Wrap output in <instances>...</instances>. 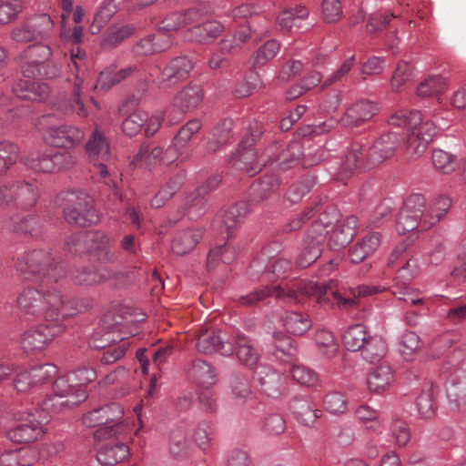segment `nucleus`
Here are the masks:
<instances>
[{"label": "nucleus", "mask_w": 466, "mask_h": 466, "mask_svg": "<svg viewBox=\"0 0 466 466\" xmlns=\"http://www.w3.org/2000/svg\"><path fill=\"white\" fill-rule=\"evenodd\" d=\"M15 303L25 315L45 319H66L88 308L83 300L71 297L56 285L26 286L18 292Z\"/></svg>", "instance_id": "f257e3e1"}, {"label": "nucleus", "mask_w": 466, "mask_h": 466, "mask_svg": "<svg viewBox=\"0 0 466 466\" xmlns=\"http://www.w3.org/2000/svg\"><path fill=\"white\" fill-rule=\"evenodd\" d=\"M248 140L241 141L238 148L232 156L233 166L238 169H244L251 176L260 170L261 165L278 162L281 170H287L295 166L303 157L304 166H314L319 163L325 157V150L319 147L314 153L304 155L299 142H291L285 148L279 143H272L265 151L258 157L252 143Z\"/></svg>", "instance_id": "f03ea898"}, {"label": "nucleus", "mask_w": 466, "mask_h": 466, "mask_svg": "<svg viewBox=\"0 0 466 466\" xmlns=\"http://www.w3.org/2000/svg\"><path fill=\"white\" fill-rule=\"evenodd\" d=\"M451 208L450 197L442 195L427 202L422 194H412L399 213L396 229L402 235L416 228L427 230L440 222Z\"/></svg>", "instance_id": "7ed1b4c3"}, {"label": "nucleus", "mask_w": 466, "mask_h": 466, "mask_svg": "<svg viewBox=\"0 0 466 466\" xmlns=\"http://www.w3.org/2000/svg\"><path fill=\"white\" fill-rule=\"evenodd\" d=\"M68 81L71 83L69 92L59 93L52 100L54 110L65 115H76L78 117H87L90 114L86 106L82 94L87 87V56L85 50L77 47L71 52V63L68 64Z\"/></svg>", "instance_id": "20e7f679"}, {"label": "nucleus", "mask_w": 466, "mask_h": 466, "mask_svg": "<svg viewBox=\"0 0 466 466\" xmlns=\"http://www.w3.org/2000/svg\"><path fill=\"white\" fill-rule=\"evenodd\" d=\"M14 267L26 279H43L57 284L66 277V266L48 247L29 248L18 254Z\"/></svg>", "instance_id": "39448f33"}, {"label": "nucleus", "mask_w": 466, "mask_h": 466, "mask_svg": "<svg viewBox=\"0 0 466 466\" xmlns=\"http://www.w3.org/2000/svg\"><path fill=\"white\" fill-rule=\"evenodd\" d=\"M388 123L392 127L407 129V151L413 159L427 150L438 134L436 125L431 120L423 121L418 110H398L389 117Z\"/></svg>", "instance_id": "423d86ee"}, {"label": "nucleus", "mask_w": 466, "mask_h": 466, "mask_svg": "<svg viewBox=\"0 0 466 466\" xmlns=\"http://www.w3.org/2000/svg\"><path fill=\"white\" fill-rule=\"evenodd\" d=\"M56 203L62 210L65 220L70 225L86 228L99 221L93 198L83 189L63 190L56 195Z\"/></svg>", "instance_id": "0eeeda50"}, {"label": "nucleus", "mask_w": 466, "mask_h": 466, "mask_svg": "<svg viewBox=\"0 0 466 466\" xmlns=\"http://www.w3.org/2000/svg\"><path fill=\"white\" fill-rule=\"evenodd\" d=\"M123 409L117 403H110L94 409L83 417V422L90 428L97 427L94 432L96 440L104 441L121 435L127 428L121 419Z\"/></svg>", "instance_id": "6e6552de"}, {"label": "nucleus", "mask_w": 466, "mask_h": 466, "mask_svg": "<svg viewBox=\"0 0 466 466\" xmlns=\"http://www.w3.org/2000/svg\"><path fill=\"white\" fill-rule=\"evenodd\" d=\"M20 161L35 173L54 175L73 167L76 157L68 150L31 151L23 155Z\"/></svg>", "instance_id": "1a4fd4ad"}, {"label": "nucleus", "mask_w": 466, "mask_h": 466, "mask_svg": "<svg viewBox=\"0 0 466 466\" xmlns=\"http://www.w3.org/2000/svg\"><path fill=\"white\" fill-rule=\"evenodd\" d=\"M87 398L86 390L68 383L66 379L57 378L53 384L52 393L41 402L43 411L59 413L69 410Z\"/></svg>", "instance_id": "9d476101"}, {"label": "nucleus", "mask_w": 466, "mask_h": 466, "mask_svg": "<svg viewBox=\"0 0 466 466\" xmlns=\"http://www.w3.org/2000/svg\"><path fill=\"white\" fill-rule=\"evenodd\" d=\"M378 112V106L370 100H358L350 104L338 120L330 117L324 122L313 126L311 132L317 135L334 129L339 124L346 128H353L369 121Z\"/></svg>", "instance_id": "9b49d317"}, {"label": "nucleus", "mask_w": 466, "mask_h": 466, "mask_svg": "<svg viewBox=\"0 0 466 466\" xmlns=\"http://www.w3.org/2000/svg\"><path fill=\"white\" fill-rule=\"evenodd\" d=\"M42 323L32 327L21 334L20 343L26 352L41 350L51 343L56 338L66 333L67 327L65 319H45Z\"/></svg>", "instance_id": "f8f14e48"}, {"label": "nucleus", "mask_w": 466, "mask_h": 466, "mask_svg": "<svg viewBox=\"0 0 466 466\" xmlns=\"http://www.w3.org/2000/svg\"><path fill=\"white\" fill-rule=\"evenodd\" d=\"M48 421L46 416L36 417L28 413L21 417L15 427L7 431L8 439L15 443H26L36 441L44 433V424Z\"/></svg>", "instance_id": "ddd939ff"}, {"label": "nucleus", "mask_w": 466, "mask_h": 466, "mask_svg": "<svg viewBox=\"0 0 466 466\" xmlns=\"http://www.w3.org/2000/svg\"><path fill=\"white\" fill-rule=\"evenodd\" d=\"M86 252L93 261L102 265L113 264L117 260V255L111 250L110 237L104 231L86 232Z\"/></svg>", "instance_id": "4468645a"}, {"label": "nucleus", "mask_w": 466, "mask_h": 466, "mask_svg": "<svg viewBox=\"0 0 466 466\" xmlns=\"http://www.w3.org/2000/svg\"><path fill=\"white\" fill-rule=\"evenodd\" d=\"M84 138L82 128L68 124L47 127L43 133L44 141L54 147H73L80 145Z\"/></svg>", "instance_id": "2eb2a0df"}, {"label": "nucleus", "mask_w": 466, "mask_h": 466, "mask_svg": "<svg viewBox=\"0 0 466 466\" xmlns=\"http://www.w3.org/2000/svg\"><path fill=\"white\" fill-rule=\"evenodd\" d=\"M145 318L142 317L134 320H127L123 323L116 322L110 327L109 330H106L103 333L97 330L94 332L89 339V346L93 349L104 350L107 346H110L111 343L126 340V339L136 335L137 332V329L127 330V328L129 325H133L134 322H141Z\"/></svg>", "instance_id": "dca6fc26"}, {"label": "nucleus", "mask_w": 466, "mask_h": 466, "mask_svg": "<svg viewBox=\"0 0 466 466\" xmlns=\"http://www.w3.org/2000/svg\"><path fill=\"white\" fill-rule=\"evenodd\" d=\"M401 137L395 132L381 135L366 153L367 166L375 167L391 157L400 145Z\"/></svg>", "instance_id": "f3484780"}, {"label": "nucleus", "mask_w": 466, "mask_h": 466, "mask_svg": "<svg viewBox=\"0 0 466 466\" xmlns=\"http://www.w3.org/2000/svg\"><path fill=\"white\" fill-rule=\"evenodd\" d=\"M8 207L27 210L38 198L36 187L25 180L8 181Z\"/></svg>", "instance_id": "a211bd4d"}, {"label": "nucleus", "mask_w": 466, "mask_h": 466, "mask_svg": "<svg viewBox=\"0 0 466 466\" xmlns=\"http://www.w3.org/2000/svg\"><path fill=\"white\" fill-rule=\"evenodd\" d=\"M268 297H274L275 299L290 304H298L300 302L299 295L295 290L290 289H286L280 285L265 286L255 289L248 294L242 296L240 300L242 304L253 305Z\"/></svg>", "instance_id": "6ab92c4d"}, {"label": "nucleus", "mask_w": 466, "mask_h": 466, "mask_svg": "<svg viewBox=\"0 0 466 466\" xmlns=\"http://www.w3.org/2000/svg\"><path fill=\"white\" fill-rule=\"evenodd\" d=\"M193 68L194 64L187 56L175 57L161 71L159 76L160 85L164 87L175 86L180 81L187 79Z\"/></svg>", "instance_id": "aec40b11"}, {"label": "nucleus", "mask_w": 466, "mask_h": 466, "mask_svg": "<svg viewBox=\"0 0 466 466\" xmlns=\"http://www.w3.org/2000/svg\"><path fill=\"white\" fill-rule=\"evenodd\" d=\"M185 37L191 42L209 44L215 41L223 32L224 26L217 20L203 21L200 14V22L189 25Z\"/></svg>", "instance_id": "412c9836"}, {"label": "nucleus", "mask_w": 466, "mask_h": 466, "mask_svg": "<svg viewBox=\"0 0 466 466\" xmlns=\"http://www.w3.org/2000/svg\"><path fill=\"white\" fill-rule=\"evenodd\" d=\"M289 410L297 421L305 427H313L321 415L316 404L305 396L293 398L289 403Z\"/></svg>", "instance_id": "4be33fe9"}, {"label": "nucleus", "mask_w": 466, "mask_h": 466, "mask_svg": "<svg viewBox=\"0 0 466 466\" xmlns=\"http://www.w3.org/2000/svg\"><path fill=\"white\" fill-rule=\"evenodd\" d=\"M12 92L19 99L42 102L49 96L50 88L46 83L21 78L13 84Z\"/></svg>", "instance_id": "5701e85b"}, {"label": "nucleus", "mask_w": 466, "mask_h": 466, "mask_svg": "<svg viewBox=\"0 0 466 466\" xmlns=\"http://www.w3.org/2000/svg\"><path fill=\"white\" fill-rule=\"evenodd\" d=\"M196 348L199 353L205 355L218 353L222 356H230L234 352L232 343L222 339L214 330H206L199 334Z\"/></svg>", "instance_id": "b1692460"}, {"label": "nucleus", "mask_w": 466, "mask_h": 466, "mask_svg": "<svg viewBox=\"0 0 466 466\" xmlns=\"http://www.w3.org/2000/svg\"><path fill=\"white\" fill-rule=\"evenodd\" d=\"M187 376L198 387L208 389L217 382V374L215 368L208 362L201 359L192 360L187 369Z\"/></svg>", "instance_id": "393cba45"}, {"label": "nucleus", "mask_w": 466, "mask_h": 466, "mask_svg": "<svg viewBox=\"0 0 466 466\" xmlns=\"http://www.w3.org/2000/svg\"><path fill=\"white\" fill-rule=\"evenodd\" d=\"M173 45L170 35L160 34L148 35L137 41L133 51L137 56H151L169 49Z\"/></svg>", "instance_id": "a878e982"}, {"label": "nucleus", "mask_w": 466, "mask_h": 466, "mask_svg": "<svg viewBox=\"0 0 466 466\" xmlns=\"http://www.w3.org/2000/svg\"><path fill=\"white\" fill-rule=\"evenodd\" d=\"M202 237L203 230L199 228L179 230L171 241V252L176 256H184L197 247Z\"/></svg>", "instance_id": "bb28decb"}, {"label": "nucleus", "mask_w": 466, "mask_h": 466, "mask_svg": "<svg viewBox=\"0 0 466 466\" xmlns=\"http://www.w3.org/2000/svg\"><path fill=\"white\" fill-rule=\"evenodd\" d=\"M114 277L113 270L108 267L91 269L88 267H81L71 272L73 282L78 286H93L100 284Z\"/></svg>", "instance_id": "cd10ccee"}, {"label": "nucleus", "mask_w": 466, "mask_h": 466, "mask_svg": "<svg viewBox=\"0 0 466 466\" xmlns=\"http://www.w3.org/2000/svg\"><path fill=\"white\" fill-rule=\"evenodd\" d=\"M199 22L200 12L197 9H189L186 12L172 13L167 15L159 22L157 30L160 34H164Z\"/></svg>", "instance_id": "c85d7f7f"}, {"label": "nucleus", "mask_w": 466, "mask_h": 466, "mask_svg": "<svg viewBox=\"0 0 466 466\" xmlns=\"http://www.w3.org/2000/svg\"><path fill=\"white\" fill-rule=\"evenodd\" d=\"M256 378L261 390L268 396L278 398L282 392V376L270 366L260 365L257 367Z\"/></svg>", "instance_id": "c756f323"}, {"label": "nucleus", "mask_w": 466, "mask_h": 466, "mask_svg": "<svg viewBox=\"0 0 466 466\" xmlns=\"http://www.w3.org/2000/svg\"><path fill=\"white\" fill-rule=\"evenodd\" d=\"M339 212L335 207H328L319 213L308 230V233L314 238L325 241L327 236H329L336 223L339 222Z\"/></svg>", "instance_id": "7c9ffc66"}, {"label": "nucleus", "mask_w": 466, "mask_h": 466, "mask_svg": "<svg viewBox=\"0 0 466 466\" xmlns=\"http://www.w3.org/2000/svg\"><path fill=\"white\" fill-rule=\"evenodd\" d=\"M137 72H138L137 66H127L121 69H116V66H107L100 72L95 87L108 90L112 86L134 76Z\"/></svg>", "instance_id": "2f4dec72"}, {"label": "nucleus", "mask_w": 466, "mask_h": 466, "mask_svg": "<svg viewBox=\"0 0 466 466\" xmlns=\"http://www.w3.org/2000/svg\"><path fill=\"white\" fill-rule=\"evenodd\" d=\"M380 234L371 232L363 237L360 241L349 248L350 262L359 264L373 255L380 245Z\"/></svg>", "instance_id": "473e14b6"}, {"label": "nucleus", "mask_w": 466, "mask_h": 466, "mask_svg": "<svg viewBox=\"0 0 466 466\" xmlns=\"http://www.w3.org/2000/svg\"><path fill=\"white\" fill-rule=\"evenodd\" d=\"M181 148L177 147L175 143H173L170 147H168L165 152H163L162 148L155 147L152 149L150 153H148L147 148H141L134 157L132 161V165L134 166H143V162L145 160L146 163L149 162L151 157L157 158L160 157V162L166 165H169L176 160L179 159L182 156Z\"/></svg>", "instance_id": "72a5a7b5"}, {"label": "nucleus", "mask_w": 466, "mask_h": 466, "mask_svg": "<svg viewBox=\"0 0 466 466\" xmlns=\"http://www.w3.org/2000/svg\"><path fill=\"white\" fill-rule=\"evenodd\" d=\"M233 126L234 122L231 118H225L218 122L212 129L211 138L207 143V151L214 153L228 144L233 138Z\"/></svg>", "instance_id": "f704fd0d"}, {"label": "nucleus", "mask_w": 466, "mask_h": 466, "mask_svg": "<svg viewBox=\"0 0 466 466\" xmlns=\"http://www.w3.org/2000/svg\"><path fill=\"white\" fill-rule=\"evenodd\" d=\"M203 98L204 95L199 86L188 85L177 94L173 104L174 106L185 113L198 107Z\"/></svg>", "instance_id": "c9c22d12"}, {"label": "nucleus", "mask_w": 466, "mask_h": 466, "mask_svg": "<svg viewBox=\"0 0 466 466\" xmlns=\"http://www.w3.org/2000/svg\"><path fill=\"white\" fill-rule=\"evenodd\" d=\"M394 382L392 368L388 364L376 367L368 377V387L370 391L380 393L387 390Z\"/></svg>", "instance_id": "e433bc0d"}, {"label": "nucleus", "mask_w": 466, "mask_h": 466, "mask_svg": "<svg viewBox=\"0 0 466 466\" xmlns=\"http://www.w3.org/2000/svg\"><path fill=\"white\" fill-rule=\"evenodd\" d=\"M21 72L25 78L38 80L56 77L60 73V68L55 63L42 64L21 61Z\"/></svg>", "instance_id": "4c0bfd02"}, {"label": "nucleus", "mask_w": 466, "mask_h": 466, "mask_svg": "<svg viewBox=\"0 0 466 466\" xmlns=\"http://www.w3.org/2000/svg\"><path fill=\"white\" fill-rule=\"evenodd\" d=\"M323 242V240L318 239L307 232L297 258L298 265L300 268H308L314 263L322 253Z\"/></svg>", "instance_id": "58836bf2"}, {"label": "nucleus", "mask_w": 466, "mask_h": 466, "mask_svg": "<svg viewBox=\"0 0 466 466\" xmlns=\"http://www.w3.org/2000/svg\"><path fill=\"white\" fill-rule=\"evenodd\" d=\"M235 344L238 360L250 369L256 368L260 356L252 340L242 334H238L236 336Z\"/></svg>", "instance_id": "ea45409f"}, {"label": "nucleus", "mask_w": 466, "mask_h": 466, "mask_svg": "<svg viewBox=\"0 0 466 466\" xmlns=\"http://www.w3.org/2000/svg\"><path fill=\"white\" fill-rule=\"evenodd\" d=\"M188 428L185 423L174 426L168 433V449L174 456H181L189 449Z\"/></svg>", "instance_id": "a19ab883"}, {"label": "nucleus", "mask_w": 466, "mask_h": 466, "mask_svg": "<svg viewBox=\"0 0 466 466\" xmlns=\"http://www.w3.org/2000/svg\"><path fill=\"white\" fill-rule=\"evenodd\" d=\"M129 456L127 445L122 442L114 445L106 444L99 449L96 458L99 463L112 466L126 460Z\"/></svg>", "instance_id": "79ce46f5"}, {"label": "nucleus", "mask_w": 466, "mask_h": 466, "mask_svg": "<svg viewBox=\"0 0 466 466\" xmlns=\"http://www.w3.org/2000/svg\"><path fill=\"white\" fill-rule=\"evenodd\" d=\"M371 332L362 324H355L349 327L343 334V343L345 348L352 352L360 351L370 338Z\"/></svg>", "instance_id": "37998d69"}, {"label": "nucleus", "mask_w": 466, "mask_h": 466, "mask_svg": "<svg viewBox=\"0 0 466 466\" xmlns=\"http://www.w3.org/2000/svg\"><path fill=\"white\" fill-rule=\"evenodd\" d=\"M309 9L302 5L283 10L277 17V25L281 30H290L299 26L309 16Z\"/></svg>", "instance_id": "c03bdc74"}, {"label": "nucleus", "mask_w": 466, "mask_h": 466, "mask_svg": "<svg viewBox=\"0 0 466 466\" xmlns=\"http://www.w3.org/2000/svg\"><path fill=\"white\" fill-rule=\"evenodd\" d=\"M86 149L88 156L92 158H101L103 161L109 157V142L105 134L96 127L90 136Z\"/></svg>", "instance_id": "a18cd8bd"}, {"label": "nucleus", "mask_w": 466, "mask_h": 466, "mask_svg": "<svg viewBox=\"0 0 466 466\" xmlns=\"http://www.w3.org/2000/svg\"><path fill=\"white\" fill-rule=\"evenodd\" d=\"M363 346V349L360 350V355L366 361L370 363L380 360L387 351L386 341L381 336L377 334L371 333Z\"/></svg>", "instance_id": "49530a36"}, {"label": "nucleus", "mask_w": 466, "mask_h": 466, "mask_svg": "<svg viewBox=\"0 0 466 466\" xmlns=\"http://www.w3.org/2000/svg\"><path fill=\"white\" fill-rule=\"evenodd\" d=\"M282 321L287 331L296 336L304 335L312 327L309 316L298 311L286 313Z\"/></svg>", "instance_id": "de8ad7c7"}, {"label": "nucleus", "mask_w": 466, "mask_h": 466, "mask_svg": "<svg viewBox=\"0 0 466 466\" xmlns=\"http://www.w3.org/2000/svg\"><path fill=\"white\" fill-rule=\"evenodd\" d=\"M135 30V27L129 24L110 26L101 43L102 47L111 49L117 46L125 39L131 36Z\"/></svg>", "instance_id": "09e8293b"}, {"label": "nucleus", "mask_w": 466, "mask_h": 466, "mask_svg": "<svg viewBox=\"0 0 466 466\" xmlns=\"http://www.w3.org/2000/svg\"><path fill=\"white\" fill-rule=\"evenodd\" d=\"M12 229L19 235L38 236L43 231L41 218L35 214L18 218L13 222Z\"/></svg>", "instance_id": "8fccbe9b"}, {"label": "nucleus", "mask_w": 466, "mask_h": 466, "mask_svg": "<svg viewBox=\"0 0 466 466\" xmlns=\"http://www.w3.org/2000/svg\"><path fill=\"white\" fill-rule=\"evenodd\" d=\"M422 342L418 334L413 331L404 332L398 343V350L405 360H412L420 350Z\"/></svg>", "instance_id": "3c124183"}, {"label": "nucleus", "mask_w": 466, "mask_h": 466, "mask_svg": "<svg viewBox=\"0 0 466 466\" xmlns=\"http://www.w3.org/2000/svg\"><path fill=\"white\" fill-rule=\"evenodd\" d=\"M35 454L28 450L6 451L0 455V466H31Z\"/></svg>", "instance_id": "603ef678"}, {"label": "nucleus", "mask_w": 466, "mask_h": 466, "mask_svg": "<svg viewBox=\"0 0 466 466\" xmlns=\"http://www.w3.org/2000/svg\"><path fill=\"white\" fill-rule=\"evenodd\" d=\"M385 289V288H382L380 286H369V285H360L354 289H351V292L354 296V298H343L339 292L332 291L331 295L334 300L336 301V304L339 308H347V307H352L356 304V298L361 297V296H370L376 293H379Z\"/></svg>", "instance_id": "864d4df0"}, {"label": "nucleus", "mask_w": 466, "mask_h": 466, "mask_svg": "<svg viewBox=\"0 0 466 466\" xmlns=\"http://www.w3.org/2000/svg\"><path fill=\"white\" fill-rule=\"evenodd\" d=\"M448 86V79L441 76H430L417 87V95L430 97L442 93Z\"/></svg>", "instance_id": "5fc2aeb1"}, {"label": "nucleus", "mask_w": 466, "mask_h": 466, "mask_svg": "<svg viewBox=\"0 0 466 466\" xmlns=\"http://www.w3.org/2000/svg\"><path fill=\"white\" fill-rule=\"evenodd\" d=\"M52 50L47 45L36 44L26 47L20 53V61L35 62L42 64L54 63L51 60Z\"/></svg>", "instance_id": "6e6d98bb"}, {"label": "nucleus", "mask_w": 466, "mask_h": 466, "mask_svg": "<svg viewBox=\"0 0 466 466\" xmlns=\"http://www.w3.org/2000/svg\"><path fill=\"white\" fill-rule=\"evenodd\" d=\"M431 161L436 171L444 175L452 173L457 167V157L440 148L432 150Z\"/></svg>", "instance_id": "4d7b16f0"}, {"label": "nucleus", "mask_w": 466, "mask_h": 466, "mask_svg": "<svg viewBox=\"0 0 466 466\" xmlns=\"http://www.w3.org/2000/svg\"><path fill=\"white\" fill-rule=\"evenodd\" d=\"M184 182V177L177 175L172 177L152 198L151 206L154 208L163 207L178 191Z\"/></svg>", "instance_id": "13d9d810"}, {"label": "nucleus", "mask_w": 466, "mask_h": 466, "mask_svg": "<svg viewBox=\"0 0 466 466\" xmlns=\"http://www.w3.org/2000/svg\"><path fill=\"white\" fill-rule=\"evenodd\" d=\"M237 251L228 244H224L212 248L207 258V267L208 269L215 268L220 262L230 264L236 258Z\"/></svg>", "instance_id": "bf43d9fd"}, {"label": "nucleus", "mask_w": 466, "mask_h": 466, "mask_svg": "<svg viewBox=\"0 0 466 466\" xmlns=\"http://www.w3.org/2000/svg\"><path fill=\"white\" fill-rule=\"evenodd\" d=\"M37 41L48 37L53 29V21L49 15L39 14L30 17L27 21Z\"/></svg>", "instance_id": "052dcab7"}, {"label": "nucleus", "mask_w": 466, "mask_h": 466, "mask_svg": "<svg viewBox=\"0 0 466 466\" xmlns=\"http://www.w3.org/2000/svg\"><path fill=\"white\" fill-rule=\"evenodd\" d=\"M315 340L319 350L327 358H333L337 354L339 344L331 331L326 329H319L316 332Z\"/></svg>", "instance_id": "680f3d73"}, {"label": "nucleus", "mask_w": 466, "mask_h": 466, "mask_svg": "<svg viewBox=\"0 0 466 466\" xmlns=\"http://www.w3.org/2000/svg\"><path fill=\"white\" fill-rule=\"evenodd\" d=\"M147 120V114L143 111H134L130 113L122 122L121 128L123 133L129 137H135L140 133Z\"/></svg>", "instance_id": "e2e57ef3"}, {"label": "nucleus", "mask_w": 466, "mask_h": 466, "mask_svg": "<svg viewBox=\"0 0 466 466\" xmlns=\"http://www.w3.org/2000/svg\"><path fill=\"white\" fill-rule=\"evenodd\" d=\"M5 117L0 125V135L4 134L10 126H15L19 122L28 119L32 116V109L28 106H16L4 112Z\"/></svg>", "instance_id": "0e129e2a"}, {"label": "nucleus", "mask_w": 466, "mask_h": 466, "mask_svg": "<svg viewBox=\"0 0 466 466\" xmlns=\"http://www.w3.org/2000/svg\"><path fill=\"white\" fill-rule=\"evenodd\" d=\"M18 147L9 141H0V176L5 174L18 158Z\"/></svg>", "instance_id": "69168bd1"}, {"label": "nucleus", "mask_w": 466, "mask_h": 466, "mask_svg": "<svg viewBox=\"0 0 466 466\" xmlns=\"http://www.w3.org/2000/svg\"><path fill=\"white\" fill-rule=\"evenodd\" d=\"M116 10V8L114 4V0H105L95 15L94 21L91 25L92 34L99 33L115 15Z\"/></svg>", "instance_id": "338daca9"}, {"label": "nucleus", "mask_w": 466, "mask_h": 466, "mask_svg": "<svg viewBox=\"0 0 466 466\" xmlns=\"http://www.w3.org/2000/svg\"><path fill=\"white\" fill-rule=\"evenodd\" d=\"M280 185L279 178L275 175L264 176L262 179L252 185L253 194L260 199L268 198Z\"/></svg>", "instance_id": "774afa93"}]
</instances>
